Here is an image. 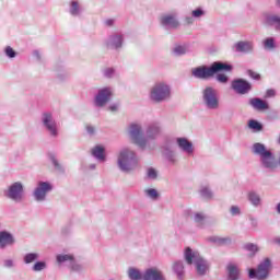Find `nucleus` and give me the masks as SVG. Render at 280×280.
Segmentation results:
<instances>
[{
    "instance_id": "obj_1",
    "label": "nucleus",
    "mask_w": 280,
    "mask_h": 280,
    "mask_svg": "<svg viewBox=\"0 0 280 280\" xmlns=\"http://www.w3.org/2000/svg\"><path fill=\"white\" fill-rule=\"evenodd\" d=\"M233 67L222 62H214L210 68L205 66L192 69V75L199 78V80H208V78H213L215 73L220 71H231Z\"/></svg>"
},
{
    "instance_id": "obj_2",
    "label": "nucleus",
    "mask_w": 280,
    "mask_h": 280,
    "mask_svg": "<svg viewBox=\"0 0 280 280\" xmlns=\"http://www.w3.org/2000/svg\"><path fill=\"white\" fill-rule=\"evenodd\" d=\"M137 156H135V152L125 149L120 152L118 158V165L122 172H130V170H135L138 165Z\"/></svg>"
},
{
    "instance_id": "obj_3",
    "label": "nucleus",
    "mask_w": 280,
    "mask_h": 280,
    "mask_svg": "<svg viewBox=\"0 0 280 280\" xmlns=\"http://www.w3.org/2000/svg\"><path fill=\"white\" fill-rule=\"evenodd\" d=\"M185 260L189 266H191L195 261L198 275H205V272H207V261L200 257L199 253L191 252V248L189 247H187L185 250Z\"/></svg>"
},
{
    "instance_id": "obj_4",
    "label": "nucleus",
    "mask_w": 280,
    "mask_h": 280,
    "mask_svg": "<svg viewBox=\"0 0 280 280\" xmlns=\"http://www.w3.org/2000/svg\"><path fill=\"white\" fill-rule=\"evenodd\" d=\"M171 95L170 86L165 83H156L151 90V100L153 102H163Z\"/></svg>"
},
{
    "instance_id": "obj_5",
    "label": "nucleus",
    "mask_w": 280,
    "mask_h": 280,
    "mask_svg": "<svg viewBox=\"0 0 280 280\" xmlns=\"http://www.w3.org/2000/svg\"><path fill=\"white\" fill-rule=\"evenodd\" d=\"M270 271V259L266 258L259 266L257 271L255 269L249 270V279L264 280L268 278V272Z\"/></svg>"
},
{
    "instance_id": "obj_6",
    "label": "nucleus",
    "mask_w": 280,
    "mask_h": 280,
    "mask_svg": "<svg viewBox=\"0 0 280 280\" xmlns=\"http://www.w3.org/2000/svg\"><path fill=\"white\" fill-rule=\"evenodd\" d=\"M203 102L208 108L215 109L219 106L218 94L213 88H206L203 91Z\"/></svg>"
},
{
    "instance_id": "obj_7",
    "label": "nucleus",
    "mask_w": 280,
    "mask_h": 280,
    "mask_svg": "<svg viewBox=\"0 0 280 280\" xmlns=\"http://www.w3.org/2000/svg\"><path fill=\"white\" fill-rule=\"evenodd\" d=\"M129 135L133 143H136L140 148H145V139H143V131L141 130V126L135 124L131 125Z\"/></svg>"
},
{
    "instance_id": "obj_8",
    "label": "nucleus",
    "mask_w": 280,
    "mask_h": 280,
    "mask_svg": "<svg viewBox=\"0 0 280 280\" xmlns=\"http://www.w3.org/2000/svg\"><path fill=\"white\" fill-rule=\"evenodd\" d=\"M8 198L14 200L15 202H21L23 200V184L16 182L9 187Z\"/></svg>"
},
{
    "instance_id": "obj_9",
    "label": "nucleus",
    "mask_w": 280,
    "mask_h": 280,
    "mask_svg": "<svg viewBox=\"0 0 280 280\" xmlns=\"http://www.w3.org/2000/svg\"><path fill=\"white\" fill-rule=\"evenodd\" d=\"M232 89L240 95H246L253 89L250 83L244 79H237L232 82Z\"/></svg>"
},
{
    "instance_id": "obj_10",
    "label": "nucleus",
    "mask_w": 280,
    "mask_h": 280,
    "mask_svg": "<svg viewBox=\"0 0 280 280\" xmlns=\"http://www.w3.org/2000/svg\"><path fill=\"white\" fill-rule=\"evenodd\" d=\"M47 191H51V184L47 182H40L34 191L35 199L39 202L45 200Z\"/></svg>"
},
{
    "instance_id": "obj_11",
    "label": "nucleus",
    "mask_w": 280,
    "mask_h": 280,
    "mask_svg": "<svg viewBox=\"0 0 280 280\" xmlns=\"http://www.w3.org/2000/svg\"><path fill=\"white\" fill-rule=\"evenodd\" d=\"M113 92L108 88L102 89L95 97L96 106H105L110 101Z\"/></svg>"
},
{
    "instance_id": "obj_12",
    "label": "nucleus",
    "mask_w": 280,
    "mask_h": 280,
    "mask_svg": "<svg viewBox=\"0 0 280 280\" xmlns=\"http://www.w3.org/2000/svg\"><path fill=\"white\" fill-rule=\"evenodd\" d=\"M143 280H165V276H163V271L156 268H150L145 270Z\"/></svg>"
},
{
    "instance_id": "obj_13",
    "label": "nucleus",
    "mask_w": 280,
    "mask_h": 280,
    "mask_svg": "<svg viewBox=\"0 0 280 280\" xmlns=\"http://www.w3.org/2000/svg\"><path fill=\"white\" fill-rule=\"evenodd\" d=\"M43 122L47 130H49L50 135H52V137L58 135V131L56 130V121H54L51 114H44Z\"/></svg>"
},
{
    "instance_id": "obj_14",
    "label": "nucleus",
    "mask_w": 280,
    "mask_h": 280,
    "mask_svg": "<svg viewBox=\"0 0 280 280\" xmlns=\"http://www.w3.org/2000/svg\"><path fill=\"white\" fill-rule=\"evenodd\" d=\"M160 23H162V25H170V27H173L174 30H176V27H178V25H180L178 23V20H176V16H174L172 14L163 15L160 19Z\"/></svg>"
},
{
    "instance_id": "obj_15",
    "label": "nucleus",
    "mask_w": 280,
    "mask_h": 280,
    "mask_svg": "<svg viewBox=\"0 0 280 280\" xmlns=\"http://www.w3.org/2000/svg\"><path fill=\"white\" fill-rule=\"evenodd\" d=\"M14 244V237L8 232H0V248Z\"/></svg>"
},
{
    "instance_id": "obj_16",
    "label": "nucleus",
    "mask_w": 280,
    "mask_h": 280,
    "mask_svg": "<svg viewBox=\"0 0 280 280\" xmlns=\"http://www.w3.org/2000/svg\"><path fill=\"white\" fill-rule=\"evenodd\" d=\"M177 144L183 150L184 152H187L188 154H191L194 152V147L187 138H178L177 139Z\"/></svg>"
},
{
    "instance_id": "obj_17",
    "label": "nucleus",
    "mask_w": 280,
    "mask_h": 280,
    "mask_svg": "<svg viewBox=\"0 0 280 280\" xmlns=\"http://www.w3.org/2000/svg\"><path fill=\"white\" fill-rule=\"evenodd\" d=\"M226 270H228L229 280H238L240 279V269L235 265L229 264L226 266Z\"/></svg>"
},
{
    "instance_id": "obj_18",
    "label": "nucleus",
    "mask_w": 280,
    "mask_h": 280,
    "mask_svg": "<svg viewBox=\"0 0 280 280\" xmlns=\"http://www.w3.org/2000/svg\"><path fill=\"white\" fill-rule=\"evenodd\" d=\"M250 106L256 110H266L268 109V104L264 102L261 98H252L249 101Z\"/></svg>"
},
{
    "instance_id": "obj_19",
    "label": "nucleus",
    "mask_w": 280,
    "mask_h": 280,
    "mask_svg": "<svg viewBox=\"0 0 280 280\" xmlns=\"http://www.w3.org/2000/svg\"><path fill=\"white\" fill-rule=\"evenodd\" d=\"M253 50V43L250 42H238L236 44V51L247 52Z\"/></svg>"
},
{
    "instance_id": "obj_20",
    "label": "nucleus",
    "mask_w": 280,
    "mask_h": 280,
    "mask_svg": "<svg viewBox=\"0 0 280 280\" xmlns=\"http://www.w3.org/2000/svg\"><path fill=\"white\" fill-rule=\"evenodd\" d=\"M92 154L95 156V159H98V161H104L106 156L104 155V147L96 145L94 149H92Z\"/></svg>"
},
{
    "instance_id": "obj_21",
    "label": "nucleus",
    "mask_w": 280,
    "mask_h": 280,
    "mask_svg": "<svg viewBox=\"0 0 280 280\" xmlns=\"http://www.w3.org/2000/svg\"><path fill=\"white\" fill-rule=\"evenodd\" d=\"M184 269H185V267L183 266V262L175 261L173 264V270H174V272H176L178 279H183V270Z\"/></svg>"
},
{
    "instance_id": "obj_22",
    "label": "nucleus",
    "mask_w": 280,
    "mask_h": 280,
    "mask_svg": "<svg viewBox=\"0 0 280 280\" xmlns=\"http://www.w3.org/2000/svg\"><path fill=\"white\" fill-rule=\"evenodd\" d=\"M267 24L268 25H276L277 30H280V18L277 15H268L267 16Z\"/></svg>"
},
{
    "instance_id": "obj_23",
    "label": "nucleus",
    "mask_w": 280,
    "mask_h": 280,
    "mask_svg": "<svg viewBox=\"0 0 280 280\" xmlns=\"http://www.w3.org/2000/svg\"><path fill=\"white\" fill-rule=\"evenodd\" d=\"M160 132H161V129L156 125H153L149 127L147 135L149 139H154V137H156V135H159Z\"/></svg>"
},
{
    "instance_id": "obj_24",
    "label": "nucleus",
    "mask_w": 280,
    "mask_h": 280,
    "mask_svg": "<svg viewBox=\"0 0 280 280\" xmlns=\"http://www.w3.org/2000/svg\"><path fill=\"white\" fill-rule=\"evenodd\" d=\"M248 200L254 205V207H258V205L261 203V198L256 192H249Z\"/></svg>"
},
{
    "instance_id": "obj_25",
    "label": "nucleus",
    "mask_w": 280,
    "mask_h": 280,
    "mask_svg": "<svg viewBox=\"0 0 280 280\" xmlns=\"http://www.w3.org/2000/svg\"><path fill=\"white\" fill-rule=\"evenodd\" d=\"M128 277L131 280H141L142 278L141 272L136 268H130L128 270Z\"/></svg>"
},
{
    "instance_id": "obj_26",
    "label": "nucleus",
    "mask_w": 280,
    "mask_h": 280,
    "mask_svg": "<svg viewBox=\"0 0 280 280\" xmlns=\"http://www.w3.org/2000/svg\"><path fill=\"white\" fill-rule=\"evenodd\" d=\"M211 241L219 244V246H226V244H231V238L229 237H214Z\"/></svg>"
},
{
    "instance_id": "obj_27",
    "label": "nucleus",
    "mask_w": 280,
    "mask_h": 280,
    "mask_svg": "<svg viewBox=\"0 0 280 280\" xmlns=\"http://www.w3.org/2000/svg\"><path fill=\"white\" fill-rule=\"evenodd\" d=\"M122 37L119 35H115L112 37V45H114V47L116 49H119V47H121V43H122Z\"/></svg>"
},
{
    "instance_id": "obj_28",
    "label": "nucleus",
    "mask_w": 280,
    "mask_h": 280,
    "mask_svg": "<svg viewBox=\"0 0 280 280\" xmlns=\"http://www.w3.org/2000/svg\"><path fill=\"white\" fill-rule=\"evenodd\" d=\"M58 264H62L65 261H73V255H58L57 256Z\"/></svg>"
},
{
    "instance_id": "obj_29",
    "label": "nucleus",
    "mask_w": 280,
    "mask_h": 280,
    "mask_svg": "<svg viewBox=\"0 0 280 280\" xmlns=\"http://www.w3.org/2000/svg\"><path fill=\"white\" fill-rule=\"evenodd\" d=\"M36 259H38V254H36V253L27 254L24 257L25 264H32V262L36 261Z\"/></svg>"
},
{
    "instance_id": "obj_30",
    "label": "nucleus",
    "mask_w": 280,
    "mask_h": 280,
    "mask_svg": "<svg viewBox=\"0 0 280 280\" xmlns=\"http://www.w3.org/2000/svg\"><path fill=\"white\" fill-rule=\"evenodd\" d=\"M249 128H252V130H257L258 132L262 130V126L261 124H259L257 120H249L248 124Z\"/></svg>"
},
{
    "instance_id": "obj_31",
    "label": "nucleus",
    "mask_w": 280,
    "mask_h": 280,
    "mask_svg": "<svg viewBox=\"0 0 280 280\" xmlns=\"http://www.w3.org/2000/svg\"><path fill=\"white\" fill-rule=\"evenodd\" d=\"M265 49H275V38L269 37L264 42Z\"/></svg>"
},
{
    "instance_id": "obj_32",
    "label": "nucleus",
    "mask_w": 280,
    "mask_h": 280,
    "mask_svg": "<svg viewBox=\"0 0 280 280\" xmlns=\"http://www.w3.org/2000/svg\"><path fill=\"white\" fill-rule=\"evenodd\" d=\"M245 250H248L249 253H253V255H255V253H257L259 250V247H257V245L248 243L245 245Z\"/></svg>"
},
{
    "instance_id": "obj_33",
    "label": "nucleus",
    "mask_w": 280,
    "mask_h": 280,
    "mask_svg": "<svg viewBox=\"0 0 280 280\" xmlns=\"http://www.w3.org/2000/svg\"><path fill=\"white\" fill-rule=\"evenodd\" d=\"M46 266L47 265L44 261H38L33 266V270L35 272H40V270H45Z\"/></svg>"
},
{
    "instance_id": "obj_34",
    "label": "nucleus",
    "mask_w": 280,
    "mask_h": 280,
    "mask_svg": "<svg viewBox=\"0 0 280 280\" xmlns=\"http://www.w3.org/2000/svg\"><path fill=\"white\" fill-rule=\"evenodd\" d=\"M247 73H248L249 78H252V80H261L260 73H257L253 70H248Z\"/></svg>"
},
{
    "instance_id": "obj_35",
    "label": "nucleus",
    "mask_w": 280,
    "mask_h": 280,
    "mask_svg": "<svg viewBox=\"0 0 280 280\" xmlns=\"http://www.w3.org/2000/svg\"><path fill=\"white\" fill-rule=\"evenodd\" d=\"M5 54L9 58H15L16 57V51L10 46L5 48Z\"/></svg>"
},
{
    "instance_id": "obj_36",
    "label": "nucleus",
    "mask_w": 280,
    "mask_h": 280,
    "mask_svg": "<svg viewBox=\"0 0 280 280\" xmlns=\"http://www.w3.org/2000/svg\"><path fill=\"white\" fill-rule=\"evenodd\" d=\"M217 80L218 82H221L222 84H226L229 82V77H226V74H218L217 75Z\"/></svg>"
},
{
    "instance_id": "obj_37",
    "label": "nucleus",
    "mask_w": 280,
    "mask_h": 280,
    "mask_svg": "<svg viewBox=\"0 0 280 280\" xmlns=\"http://www.w3.org/2000/svg\"><path fill=\"white\" fill-rule=\"evenodd\" d=\"M174 51L177 54V56H183V54H186L187 48L184 46H177L175 47Z\"/></svg>"
},
{
    "instance_id": "obj_38",
    "label": "nucleus",
    "mask_w": 280,
    "mask_h": 280,
    "mask_svg": "<svg viewBox=\"0 0 280 280\" xmlns=\"http://www.w3.org/2000/svg\"><path fill=\"white\" fill-rule=\"evenodd\" d=\"M145 191L150 196V198H159V192L156 191V189L151 188V189H148Z\"/></svg>"
},
{
    "instance_id": "obj_39",
    "label": "nucleus",
    "mask_w": 280,
    "mask_h": 280,
    "mask_svg": "<svg viewBox=\"0 0 280 280\" xmlns=\"http://www.w3.org/2000/svg\"><path fill=\"white\" fill-rule=\"evenodd\" d=\"M195 222H197L198 224H200L201 222H205V215L202 213H196Z\"/></svg>"
},
{
    "instance_id": "obj_40",
    "label": "nucleus",
    "mask_w": 280,
    "mask_h": 280,
    "mask_svg": "<svg viewBox=\"0 0 280 280\" xmlns=\"http://www.w3.org/2000/svg\"><path fill=\"white\" fill-rule=\"evenodd\" d=\"M202 14H205V11H202V9H197L192 11V16H195V19L202 16Z\"/></svg>"
},
{
    "instance_id": "obj_41",
    "label": "nucleus",
    "mask_w": 280,
    "mask_h": 280,
    "mask_svg": "<svg viewBox=\"0 0 280 280\" xmlns=\"http://www.w3.org/2000/svg\"><path fill=\"white\" fill-rule=\"evenodd\" d=\"M158 174H156V170L154 168H149L148 170V177L149 178H156Z\"/></svg>"
},
{
    "instance_id": "obj_42",
    "label": "nucleus",
    "mask_w": 280,
    "mask_h": 280,
    "mask_svg": "<svg viewBox=\"0 0 280 280\" xmlns=\"http://www.w3.org/2000/svg\"><path fill=\"white\" fill-rule=\"evenodd\" d=\"M71 14L75 15L78 14V2H72L71 3V10H70Z\"/></svg>"
},
{
    "instance_id": "obj_43",
    "label": "nucleus",
    "mask_w": 280,
    "mask_h": 280,
    "mask_svg": "<svg viewBox=\"0 0 280 280\" xmlns=\"http://www.w3.org/2000/svg\"><path fill=\"white\" fill-rule=\"evenodd\" d=\"M201 196H202L203 198H211V191H210L208 188H203V189L201 190Z\"/></svg>"
},
{
    "instance_id": "obj_44",
    "label": "nucleus",
    "mask_w": 280,
    "mask_h": 280,
    "mask_svg": "<svg viewBox=\"0 0 280 280\" xmlns=\"http://www.w3.org/2000/svg\"><path fill=\"white\" fill-rule=\"evenodd\" d=\"M231 213L232 215H237V213H240V208L237 206H233L231 208Z\"/></svg>"
},
{
    "instance_id": "obj_45",
    "label": "nucleus",
    "mask_w": 280,
    "mask_h": 280,
    "mask_svg": "<svg viewBox=\"0 0 280 280\" xmlns=\"http://www.w3.org/2000/svg\"><path fill=\"white\" fill-rule=\"evenodd\" d=\"M266 97H275V90H268L266 93Z\"/></svg>"
},
{
    "instance_id": "obj_46",
    "label": "nucleus",
    "mask_w": 280,
    "mask_h": 280,
    "mask_svg": "<svg viewBox=\"0 0 280 280\" xmlns=\"http://www.w3.org/2000/svg\"><path fill=\"white\" fill-rule=\"evenodd\" d=\"M52 164L55 165L56 170H60V164L56 160V158H52Z\"/></svg>"
},
{
    "instance_id": "obj_47",
    "label": "nucleus",
    "mask_w": 280,
    "mask_h": 280,
    "mask_svg": "<svg viewBox=\"0 0 280 280\" xmlns=\"http://www.w3.org/2000/svg\"><path fill=\"white\" fill-rule=\"evenodd\" d=\"M113 73H114V70L110 68L105 71V75H107V78H110V75H113Z\"/></svg>"
},
{
    "instance_id": "obj_48",
    "label": "nucleus",
    "mask_w": 280,
    "mask_h": 280,
    "mask_svg": "<svg viewBox=\"0 0 280 280\" xmlns=\"http://www.w3.org/2000/svg\"><path fill=\"white\" fill-rule=\"evenodd\" d=\"M86 130H88L89 135H93L95 132V128H93L91 126H88Z\"/></svg>"
},
{
    "instance_id": "obj_49",
    "label": "nucleus",
    "mask_w": 280,
    "mask_h": 280,
    "mask_svg": "<svg viewBox=\"0 0 280 280\" xmlns=\"http://www.w3.org/2000/svg\"><path fill=\"white\" fill-rule=\"evenodd\" d=\"M4 266H5L7 268H12V266H13L12 260H5V261H4Z\"/></svg>"
},
{
    "instance_id": "obj_50",
    "label": "nucleus",
    "mask_w": 280,
    "mask_h": 280,
    "mask_svg": "<svg viewBox=\"0 0 280 280\" xmlns=\"http://www.w3.org/2000/svg\"><path fill=\"white\" fill-rule=\"evenodd\" d=\"M105 23L108 27H110L113 25L114 21L113 20H107Z\"/></svg>"
},
{
    "instance_id": "obj_51",
    "label": "nucleus",
    "mask_w": 280,
    "mask_h": 280,
    "mask_svg": "<svg viewBox=\"0 0 280 280\" xmlns=\"http://www.w3.org/2000/svg\"><path fill=\"white\" fill-rule=\"evenodd\" d=\"M72 270H80V265L73 264L72 265Z\"/></svg>"
},
{
    "instance_id": "obj_52",
    "label": "nucleus",
    "mask_w": 280,
    "mask_h": 280,
    "mask_svg": "<svg viewBox=\"0 0 280 280\" xmlns=\"http://www.w3.org/2000/svg\"><path fill=\"white\" fill-rule=\"evenodd\" d=\"M186 22H187V23H188V25H189V24L194 23V19H191V18H187V19H186Z\"/></svg>"
},
{
    "instance_id": "obj_53",
    "label": "nucleus",
    "mask_w": 280,
    "mask_h": 280,
    "mask_svg": "<svg viewBox=\"0 0 280 280\" xmlns=\"http://www.w3.org/2000/svg\"><path fill=\"white\" fill-rule=\"evenodd\" d=\"M109 110H112V112L117 110V105H113V106H110V107H109Z\"/></svg>"
},
{
    "instance_id": "obj_54",
    "label": "nucleus",
    "mask_w": 280,
    "mask_h": 280,
    "mask_svg": "<svg viewBox=\"0 0 280 280\" xmlns=\"http://www.w3.org/2000/svg\"><path fill=\"white\" fill-rule=\"evenodd\" d=\"M273 244H277L278 246H280V238H275Z\"/></svg>"
},
{
    "instance_id": "obj_55",
    "label": "nucleus",
    "mask_w": 280,
    "mask_h": 280,
    "mask_svg": "<svg viewBox=\"0 0 280 280\" xmlns=\"http://www.w3.org/2000/svg\"><path fill=\"white\" fill-rule=\"evenodd\" d=\"M277 212L280 213V203L277 206Z\"/></svg>"
},
{
    "instance_id": "obj_56",
    "label": "nucleus",
    "mask_w": 280,
    "mask_h": 280,
    "mask_svg": "<svg viewBox=\"0 0 280 280\" xmlns=\"http://www.w3.org/2000/svg\"><path fill=\"white\" fill-rule=\"evenodd\" d=\"M278 5L280 7V0H278Z\"/></svg>"
}]
</instances>
